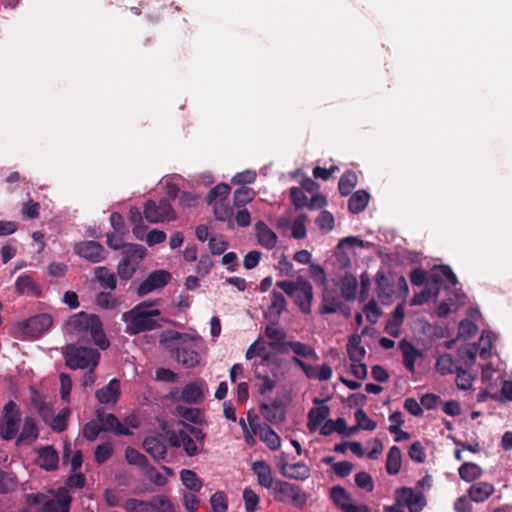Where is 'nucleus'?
Here are the masks:
<instances>
[{
    "label": "nucleus",
    "mask_w": 512,
    "mask_h": 512,
    "mask_svg": "<svg viewBox=\"0 0 512 512\" xmlns=\"http://www.w3.org/2000/svg\"><path fill=\"white\" fill-rule=\"evenodd\" d=\"M478 347L476 344H465L458 348V356L463 361L466 367H470L474 364L478 353Z\"/></svg>",
    "instance_id": "obj_46"
},
{
    "label": "nucleus",
    "mask_w": 512,
    "mask_h": 512,
    "mask_svg": "<svg viewBox=\"0 0 512 512\" xmlns=\"http://www.w3.org/2000/svg\"><path fill=\"white\" fill-rule=\"evenodd\" d=\"M95 395L102 404H115L120 395V381L112 379L106 386L97 390Z\"/></svg>",
    "instance_id": "obj_21"
},
{
    "label": "nucleus",
    "mask_w": 512,
    "mask_h": 512,
    "mask_svg": "<svg viewBox=\"0 0 512 512\" xmlns=\"http://www.w3.org/2000/svg\"><path fill=\"white\" fill-rule=\"evenodd\" d=\"M180 477H181V481H182L183 485L187 489L194 491V492H198L201 489L202 481L194 471L188 470V469H183L180 472Z\"/></svg>",
    "instance_id": "obj_44"
},
{
    "label": "nucleus",
    "mask_w": 512,
    "mask_h": 512,
    "mask_svg": "<svg viewBox=\"0 0 512 512\" xmlns=\"http://www.w3.org/2000/svg\"><path fill=\"white\" fill-rule=\"evenodd\" d=\"M70 502L71 498L67 494L58 495L44 503L42 512H69Z\"/></svg>",
    "instance_id": "obj_30"
},
{
    "label": "nucleus",
    "mask_w": 512,
    "mask_h": 512,
    "mask_svg": "<svg viewBox=\"0 0 512 512\" xmlns=\"http://www.w3.org/2000/svg\"><path fill=\"white\" fill-rule=\"evenodd\" d=\"M15 287L20 294L30 293L36 290L35 282L29 275L20 276L16 281Z\"/></svg>",
    "instance_id": "obj_58"
},
{
    "label": "nucleus",
    "mask_w": 512,
    "mask_h": 512,
    "mask_svg": "<svg viewBox=\"0 0 512 512\" xmlns=\"http://www.w3.org/2000/svg\"><path fill=\"white\" fill-rule=\"evenodd\" d=\"M76 252L83 258L93 263L103 260V247L95 241L81 242L75 247Z\"/></svg>",
    "instance_id": "obj_18"
},
{
    "label": "nucleus",
    "mask_w": 512,
    "mask_h": 512,
    "mask_svg": "<svg viewBox=\"0 0 512 512\" xmlns=\"http://www.w3.org/2000/svg\"><path fill=\"white\" fill-rule=\"evenodd\" d=\"M358 183V177L353 171H346L340 178L338 188L343 196H347Z\"/></svg>",
    "instance_id": "obj_45"
},
{
    "label": "nucleus",
    "mask_w": 512,
    "mask_h": 512,
    "mask_svg": "<svg viewBox=\"0 0 512 512\" xmlns=\"http://www.w3.org/2000/svg\"><path fill=\"white\" fill-rule=\"evenodd\" d=\"M347 353L351 362L358 363L362 361L366 351L364 347L360 346L359 336L350 337L347 344Z\"/></svg>",
    "instance_id": "obj_40"
},
{
    "label": "nucleus",
    "mask_w": 512,
    "mask_h": 512,
    "mask_svg": "<svg viewBox=\"0 0 512 512\" xmlns=\"http://www.w3.org/2000/svg\"><path fill=\"white\" fill-rule=\"evenodd\" d=\"M330 409L328 406H320L310 409L308 412V428L315 431L319 425L329 416Z\"/></svg>",
    "instance_id": "obj_36"
},
{
    "label": "nucleus",
    "mask_w": 512,
    "mask_h": 512,
    "mask_svg": "<svg viewBox=\"0 0 512 512\" xmlns=\"http://www.w3.org/2000/svg\"><path fill=\"white\" fill-rule=\"evenodd\" d=\"M143 448L156 462L167 456V446L161 434L147 436L143 441Z\"/></svg>",
    "instance_id": "obj_16"
},
{
    "label": "nucleus",
    "mask_w": 512,
    "mask_h": 512,
    "mask_svg": "<svg viewBox=\"0 0 512 512\" xmlns=\"http://www.w3.org/2000/svg\"><path fill=\"white\" fill-rule=\"evenodd\" d=\"M341 297V294L336 288H328L325 286L322 291L319 313L322 315L337 313L342 303Z\"/></svg>",
    "instance_id": "obj_17"
},
{
    "label": "nucleus",
    "mask_w": 512,
    "mask_h": 512,
    "mask_svg": "<svg viewBox=\"0 0 512 512\" xmlns=\"http://www.w3.org/2000/svg\"><path fill=\"white\" fill-rule=\"evenodd\" d=\"M436 370L441 375H447L455 373V371L459 368L455 365L453 357L451 354H443L436 361Z\"/></svg>",
    "instance_id": "obj_48"
},
{
    "label": "nucleus",
    "mask_w": 512,
    "mask_h": 512,
    "mask_svg": "<svg viewBox=\"0 0 512 512\" xmlns=\"http://www.w3.org/2000/svg\"><path fill=\"white\" fill-rule=\"evenodd\" d=\"M171 278L172 276L168 271L155 270L139 285L137 295L143 297L154 290L161 289L169 283Z\"/></svg>",
    "instance_id": "obj_13"
},
{
    "label": "nucleus",
    "mask_w": 512,
    "mask_h": 512,
    "mask_svg": "<svg viewBox=\"0 0 512 512\" xmlns=\"http://www.w3.org/2000/svg\"><path fill=\"white\" fill-rule=\"evenodd\" d=\"M113 454V446L111 443L106 442L100 444L96 447L94 455L95 461L97 464H103L106 462Z\"/></svg>",
    "instance_id": "obj_55"
},
{
    "label": "nucleus",
    "mask_w": 512,
    "mask_h": 512,
    "mask_svg": "<svg viewBox=\"0 0 512 512\" xmlns=\"http://www.w3.org/2000/svg\"><path fill=\"white\" fill-rule=\"evenodd\" d=\"M125 457L129 464L137 465L143 469L149 464L147 457L132 447L126 448Z\"/></svg>",
    "instance_id": "obj_54"
},
{
    "label": "nucleus",
    "mask_w": 512,
    "mask_h": 512,
    "mask_svg": "<svg viewBox=\"0 0 512 512\" xmlns=\"http://www.w3.org/2000/svg\"><path fill=\"white\" fill-rule=\"evenodd\" d=\"M166 436L172 447H183L184 452L189 457L196 456L200 451L195 440L185 429L168 430Z\"/></svg>",
    "instance_id": "obj_10"
},
{
    "label": "nucleus",
    "mask_w": 512,
    "mask_h": 512,
    "mask_svg": "<svg viewBox=\"0 0 512 512\" xmlns=\"http://www.w3.org/2000/svg\"><path fill=\"white\" fill-rule=\"evenodd\" d=\"M229 193H230L229 185L224 184V183L218 184L213 189H211L208 194L209 203L219 201V200L224 201V199L228 196Z\"/></svg>",
    "instance_id": "obj_61"
},
{
    "label": "nucleus",
    "mask_w": 512,
    "mask_h": 512,
    "mask_svg": "<svg viewBox=\"0 0 512 512\" xmlns=\"http://www.w3.org/2000/svg\"><path fill=\"white\" fill-rule=\"evenodd\" d=\"M53 324L52 317L48 314H40L29 318L23 324V333L31 338H38Z\"/></svg>",
    "instance_id": "obj_15"
},
{
    "label": "nucleus",
    "mask_w": 512,
    "mask_h": 512,
    "mask_svg": "<svg viewBox=\"0 0 512 512\" xmlns=\"http://www.w3.org/2000/svg\"><path fill=\"white\" fill-rule=\"evenodd\" d=\"M290 198L297 209L308 208L309 210H316L326 205V198L323 195L315 194L308 199L305 191L299 187H292L290 189Z\"/></svg>",
    "instance_id": "obj_12"
},
{
    "label": "nucleus",
    "mask_w": 512,
    "mask_h": 512,
    "mask_svg": "<svg viewBox=\"0 0 512 512\" xmlns=\"http://www.w3.org/2000/svg\"><path fill=\"white\" fill-rule=\"evenodd\" d=\"M399 349L403 355V364L410 371H415V361L421 356V352L409 341L403 339L399 342Z\"/></svg>",
    "instance_id": "obj_23"
},
{
    "label": "nucleus",
    "mask_w": 512,
    "mask_h": 512,
    "mask_svg": "<svg viewBox=\"0 0 512 512\" xmlns=\"http://www.w3.org/2000/svg\"><path fill=\"white\" fill-rule=\"evenodd\" d=\"M287 301L281 292H272V301L268 307V315L274 320H278L281 313L286 310Z\"/></svg>",
    "instance_id": "obj_39"
},
{
    "label": "nucleus",
    "mask_w": 512,
    "mask_h": 512,
    "mask_svg": "<svg viewBox=\"0 0 512 512\" xmlns=\"http://www.w3.org/2000/svg\"><path fill=\"white\" fill-rule=\"evenodd\" d=\"M439 293V287L434 282L428 283L423 291L414 295L412 299V304L414 305H422L433 298H436Z\"/></svg>",
    "instance_id": "obj_42"
},
{
    "label": "nucleus",
    "mask_w": 512,
    "mask_h": 512,
    "mask_svg": "<svg viewBox=\"0 0 512 512\" xmlns=\"http://www.w3.org/2000/svg\"><path fill=\"white\" fill-rule=\"evenodd\" d=\"M211 204H213V211L217 220L223 222L231 220L234 212L224 201L219 200Z\"/></svg>",
    "instance_id": "obj_53"
},
{
    "label": "nucleus",
    "mask_w": 512,
    "mask_h": 512,
    "mask_svg": "<svg viewBox=\"0 0 512 512\" xmlns=\"http://www.w3.org/2000/svg\"><path fill=\"white\" fill-rule=\"evenodd\" d=\"M375 280L378 298L382 301V303H388L391 300L393 294V286L391 281L383 272H378L376 274Z\"/></svg>",
    "instance_id": "obj_29"
},
{
    "label": "nucleus",
    "mask_w": 512,
    "mask_h": 512,
    "mask_svg": "<svg viewBox=\"0 0 512 512\" xmlns=\"http://www.w3.org/2000/svg\"><path fill=\"white\" fill-rule=\"evenodd\" d=\"M144 216L150 223H163L175 220V212L166 200L159 202L149 200L144 207Z\"/></svg>",
    "instance_id": "obj_7"
},
{
    "label": "nucleus",
    "mask_w": 512,
    "mask_h": 512,
    "mask_svg": "<svg viewBox=\"0 0 512 512\" xmlns=\"http://www.w3.org/2000/svg\"><path fill=\"white\" fill-rule=\"evenodd\" d=\"M38 435L39 431L35 420L32 417H25L23 427L20 435L17 438L16 444H30L38 438Z\"/></svg>",
    "instance_id": "obj_24"
},
{
    "label": "nucleus",
    "mask_w": 512,
    "mask_h": 512,
    "mask_svg": "<svg viewBox=\"0 0 512 512\" xmlns=\"http://www.w3.org/2000/svg\"><path fill=\"white\" fill-rule=\"evenodd\" d=\"M3 420L4 424L0 434L3 439L11 440L16 436L21 420L20 409L14 401L11 400L5 404L3 408Z\"/></svg>",
    "instance_id": "obj_8"
},
{
    "label": "nucleus",
    "mask_w": 512,
    "mask_h": 512,
    "mask_svg": "<svg viewBox=\"0 0 512 512\" xmlns=\"http://www.w3.org/2000/svg\"><path fill=\"white\" fill-rule=\"evenodd\" d=\"M143 471L145 476L154 484L158 486H163L166 484V478L161 473H159L154 466L148 464L143 469Z\"/></svg>",
    "instance_id": "obj_64"
},
{
    "label": "nucleus",
    "mask_w": 512,
    "mask_h": 512,
    "mask_svg": "<svg viewBox=\"0 0 512 512\" xmlns=\"http://www.w3.org/2000/svg\"><path fill=\"white\" fill-rule=\"evenodd\" d=\"M103 432H114L117 435H131L132 432L129 428L124 426L114 414H106L100 421Z\"/></svg>",
    "instance_id": "obj_27"
},
{
    "label": "nucleus",
    "mask_w": 512,
    "mask_h": 512,
    "mask_svg": "<svg viewBox=\"0 0 512 512\" xmlns=\"http://www.w3.org/2000/svg\"><path fill=\"white\" fill-rule=\"evenodd\" d=\"M65 330L72 336L92 340L102 350L110 345L99 317L94 314L80 312L70 316L65 324Z\"/></svg>",
    "instance_id": "obj_2"
},
{
    "label": "nucleus",
    "mask_w": 512,
    "mask_h": 512,
    "mask_svg": "<svg viewBox=\"0 0 512 512\" xmlns=\"http://www.w3.org/2000/svg\"><path fill=\"white\" fill-rule=\"evenodd\" d=\"M94 275L103 289L114 290L117 286L115 273L104 266L96 267Z\"/></svg>",
    "instance_id": "obj_31"
},
{
    "label": "nucleus",
    "mask_w": 512,
    "mask_h": 512,
    "mask_svg": "<svg viewBox=\"0 0 512 512\" xmlns=\"http://www.w3.org/2000/svg\"><path fill=\"white\" fill-rule=\"evenodd\" d=\"M58 452L50 445L38 450L36 464L46 471H54L58 467Z\"/></svg>",
    "instance_id": "obj_19"
},
{
    "label": "nucleus",
    "mask_w": 512,
    "mask_h": 512,
    "mask_svg": "<svg viewBox=\"0 0 512 512\" xmlns=\"http://www.w3.org/2000/svg\"><path fill=\"white\" fill-rule=\"evenodd\" d=\"M255 236L266 249H273L277 244V235L268 226H256Z\"/></svg>",
    "instance_id": "obj_35"
},
{
    "label": "nucleus",
    "mask_w": 512,
    "mask_h": 512,
    "mask_svg": "<svg viewBox=\"0 0 512 512\" xmlns=\"http://www.w3.org/2000/svg\"><path fill=\"white\" fill-rule=\"evenodd\" d=\"M431 282L440 284L446 282L449 286H455L457 284V277L449 266L441 265L435 268L430 276Z\"/></svg>",
    "instance_id": "obj_28"
},
{
    "label": "nucleus",
    "mask_w": 512,
    "mask_h": 512,
    "mask_svg": "<svg viewBox=\"0 0 512 512\" xmlns=\"http://www.w3.org/2000/svg\"><path fill=\"white\" fill-rule=\"evenodd\" d=\"M63 354L66 365L70 369L91 368V371H93L100 359L98 350L74 344L67 345L63 350Z\"/></svg>",
    "instance_id": "obj_5"
},
{
    "label": "nucleus",
    "mask_w": 512,
    "mask_h": 512,
    "mask_svg": "<svg viewBox=\"0 0 512 512\" xmlns=\"http://www.w3.org/2000/svg\"><path fill=\"white\" fill-rule=\"evenodd\" d=\"M481 474L482 469L475 463L466 462L459 468L460 477L467 482L474 481L479 478Z\"/></svg>",
    "instance_id": "obj_49"
},
{
    "label": "nucleus",
    "mask_w": 512,
    "mask_h": 512,
    "mask_svg": "<svg viewBox=\"0 0 512 512\" xmlns=\"http://www.w3.org/2000/svg\"><path fill=\"white\" fill-rule=\"evenodd\" d=\"M281 472L285 477L297 479V480H305L310 476V469L304 463H294V464H283L281 467Z\"/></svg>",
    "instance_id": "obj_26"
},
{
    "label": "nucleus",
    "mask_w": 512,
    "mask_h": 512,
    "mask_svg": "<svg viewBox=\"0 0 512 512\" xmlns=\"http://www.w3.org/2000/svg\"><path fill=\"white\" fill-rule=\"evenodd\" d=\"M100 432L103 429L99 421L91 420L84 425L83 436L89 441L96 440Z\"/></svg>",
    "instance_id": "obj_59"
},
{
    "label": "nucleus",
    "mask_w": 512,
    "mask_h": 512,
    "mask_svg": "<svg viewBox=\"0 0 512 512\" xmlns=\"http://www.w3.org/2000/svg\"><path fill=\"white\" fill-rule=\"evenodd\" d=\"M122 507L126 512H152L154 506L151 502L137 498H128Z\"/></svg>",
    "instance_id": "obj_43"
},
{
    "label": "nucleus",
    "mask_w": 512,
    "mask_h": 512,
    "mask_svg": "<svg viewBox=\"0 0 512 512\" xmlns=\"http://www.w3.org/2000/svg\"><path fill=\"white\" fill-rule=\"evenodd\" d=\"M160 316L161 311L159 309L145 312L141 306H135L122 314V321L126 324L125 332L129 335H137L158 329L161 327L159 321L169 322Z\"/></svg>",
    "instance_id": "obj_3"
},
{
    "label": "nucleus",
    "mask_w": 512,
    "mask_h": 512,
    "mask_svg": "<svg viewBox=\"0 0 512 512\" xmlns=\"http://www.w3.org/2000/svg\"><path fill=\"white\" fill-rule=\"evenodd\" d=\"M145 254L146 249L144 246L139 244H130L127 249L124 250L123 258L117 266V273L119 277L123 280L131 279L139 263L145 257Z\"/></svg>",
    "instance_id": "obj_6"
},
{
    "label": "nucleus",
    "mask_w": 512,
    "mask_h": 512,
    "mask_svg": "<svg viewBox=\"0 0 512 512\" xmlns=\"http://www.w3.org/2000/svg\"><path fill=\"white\" fill-rule=\"evenodd\" d=\"M16 487V478L0 469V493H7Z\"/></svg>",
    "instance_id": "obj_62"
},
{
    "label": "nucleus",
    "mask_w": 512,
    "mask_h": 512,
    "mask_svg": "<svg viewBox=\"0 0 512 512\" xmlns=\"http://www.w3.org/2000/svg\"><path fill=\"white\" fill-rule=\"evenodd\" d=\"M96 303L98 306L104 309H114L119 305V300L111 293L100 292L96 295Z\"/></svg>",
    "instance_id": "obj_56"
},
{
    "label": "nucleus",
    "mask_w": 512,
    "mask_h": 512,
    "mask_svg": "<svg viewBox=\"0 0 512 512\" xmlns=\"http://www.w3.org/2000/svg\"><path fill=\"white\" fill-rule=\"evenodd\" d=\"M203 386L202 381L188 383L182 389L181 399L189 404L200 402L204 398Z\"/></svg>",
    "instance_id": "obj_25"
},
{
    "label": "nucleus",
    "mask_w": 512,
    "mask_h": 512,
    "mask_svg": "<svg viewBox=\"0 0 512 512\" xmlns=\"http://www.w3.org/2000/svg\"><path fill=\"white\" fill-rule=\"evenodd\" d=\"M253 434H258L261 441L267 444L271 450H277L280 448L281 440L276 432L266 423H260L256 426H252Z\"/></svg>",
    "instance_id": "obj_20"
},
{
    "label": "nucleus",
    "mask_w": 512,
    "mask_h": 512,
    "mask_svg": "<svg viewBox=\"0 0 512 512\" xmlns=\"http://www.w3.org/2000/svg\"><path fill=\"white\" fill-rule=\"evenodd\" d=\"M358 282L352 274H345L340 280L341 296L346 301H352L356 298Z\"/></svg>",
    "instance_id": "obj_33"
},
{
    "label": "nucleus",
    "mask_w": 512,
    "mask_h": 512,
    "mask_svg": "<svg viewBox=\"0 0 512 512\" xmlns=\"http://www.w3.org/2000/svg\"><path fill=\"white\" fill-rule=\"evenodd\" d=\"M331 497L334 503L339 506L343 511L347 509L351 503V497L348 492L341 486H334L331 488Z\"/></svg>",
    "instance_id": "obj_47"
},
{
    "label": "nucleus",
    "mask_w": 512,
    "mask_h": 512,
    "mask_svg": "<svg viewBox=\"0 0 512 512\" xmlns=\"http://www.w3.org/2000/svg\"><path fill=\"white\" fill-rule=\"evenodd\" d=\"M304 374L310 379H318L319 381H327L332 376V369L329 365L312 366L307 364Z\"/></svg>",
    "instance_id": "obj_38"
},
{
    "label": "nucleus",
    "mask_w": 512,
    "mask_h": 512,
    "mask_svg": "<svg viewBox=\"0 0 512 512\" xmlns=\"http://www.w3.org/2000/svg\"><path fill=\"white\" fill-rule=\"evenodd\" d=\"M276 286L291 297L303 313L309 314L311 312L314 293L308 280L298 277L295 281H279Z\"/></svg>",
    "instance_id": "obj_4"
},
{
    "label": "nucleus",
    "mask_w": 512,
    "mask_h": 512,
    "mask_svg": "<svg viewBox=\"0 0 512 512\" xmlns=\"http://www.w3.org/2000/svg\"><path fill=\"white\" fill-rule=\"evenodd\" d=\"M370 199V195L365 190H358L350 197L348 201L349 210L352 213H360L363 211Z\"/></svg>",
    "instance_id": "obj_37"
},
{
    "label": "nucleus",
    "mask_w": 512,
    "mask_h": 512,
    "mask_svg": "<svg viewBox=\"0 0 512 512\" xmlns=\"http://www.w3.org/2000/svg\"><path fill=\"white\" fill-rule=\"evenodd\" d=\"M255 197L253 189L241 186L234 192V204L237 207L235 213V220L237 224H250L251 217L250 213L246 208H242L248 202H251Z\"/></svg>",
    "instance_id": "obj_11"
},
{
    "label": "nucleus",
    "mask_w": 512,
    "mask_h": 512,
    "mask_svg": "<svg viewBox=\"0 0 512 512\" xmlns=\"http://www.w3.org/2000/svg\"><path fill=\"white\" fill-rule=\"evenodd\" d=\"M401 468V451L399 447L392 446L386 459V470L390 475H396Z\"/></svg>",
    "instance_id": "obj_41"
},
{
    "label": "nucleus",
    "mask_w": 512,
    "mask_h": 512,
    "mask_svg": "<svg viewBox=\"0 0 512 512\" xmlns=\"http://www.w3.org/2000/svg\"><path fill=\"white\" fill-rule=\"evenodd\" d=\"M275 498L285 503H303L305 496L301 489L289 482L277 481L274 485Z\"/></svg>",
    "instance_id": "obj_14"
},
{
    "label": "nucleus",
    "mask_w": 512,
    "mask_h": 512,
    "mask_svg": "<svg viewBox=\"0 0 512 512\" xmlns=\"http://www.w3.org/2000/svg\"><path fill=\"white\" fill-rule=\"evenodd\" d=\"M243 499L245 501L246 511L254 512L259 503V496L250 488H245L243 491Z\"/></svg>",
    "instance_id": "obj_63"
},
{
    "label": "nucleus",
    "mask_w": 512,
    "mask_h": 512,
    "mask_svg": "<svg viewBox=\"0 0 512 512\" xmlns=\"http://www.w3.org/2000/svg\"><path fill=\"white\" fill-rule=\"evenodd\" d=\"M160 345L186 368H193L199 363V354L195 351L194 337L175 330H164L159 335Z\"/></svg>",
    "instance_id": "obj_1"
},
{
    "label": "nucleus",
    "mask_w": 512,
    "mask_h": 512,
    "mask_svg": "<svg viewBox=\"0 0 512 512\" xmlns=\"http://www.w3.org/2000/svg\"><path fill=\"white\" fill-rule=\"evenodd\" d=\"M260 411L262 416L272 424L281 423L285 419V409L277 400L271 404H261Z\"/></svg>",
    "instance_id": "obj_22"
},
{
    "label": "nucleus",
    "mask_w": 512,
    "mask_h": 512,
    "mask_svg": "<svg viewBox=\"0 0 512 512\" xmlns=\"http://www.w3.org/2000/svg\"><path fill=\"white\" fill-rule=\"evenodd\" d=\"M395 500L406 506L409 512H421L426 505V498L423 493L409 487L396 489Z\"/></svg>",
    "instance_id": "obj_9"
},
{
    "label": "nucleus",
    "mask_w": 512,
    "mask_h": 512,
    "mask_svg": "<svg viewBox=\"0 0 512 512\" xmlns=\"http://www.w3.org/2000/svg\"><path fill=\"white\" fill-rule=\"evenodd\" d=\"M210 503L214 512H226L228 509L227 498L222 491L215 492L210 498Z\"/></svg>",
    "instance_id": "obj_60"
},
{
    "label": "nucleus",
    "mask_w": 512,
    "mask_h": 512,
    "mask_svg": "<svg viewBox=\"0 0 512 512\" xmlns=\"http://www.w3.org/2000/svg\"><path fill=\"white\" fill-rule=\"evenodd\" d=\"M70 416V409L63 408L56 416H52V419L48 422V425L55 432H63L67 428V419Z\"/></svg>",
    "instance_id": "obj_50"
},
{
    "label": "nucleus",
    "mask_w": 512,
    "mask_h": 512,
    "mask_svg": "<svg viewBox=\"0 0 512 512\" xmlns=\"http://www.w3.org/2000/svg\"><path fill=\"white\" fill-rule=\"evenodd\" d=\"M355 419H356L357 425H358V427H360V429L373 431L377 427L376 422L373 421L372 419H370L367 416V414L365 413V411L361 408H359L355 412Z\"/></svg>",
    "instance_id": "obj_57"
},
{
    "label": "nucleus",
    "mask_w": 512,
    "mask_h": 512,
    "mask_svg": "<svg viewBox=\"0 0 512 512\" xmlns=\"http://www.w3.org/2000/svg\"><path fill=\"white\" fill-rule=\"evenodd\" d=\"M252 470L258 477L261 486L270 488L273 484L271 468L265 461H256L252 464Z\"/></svg>",
    "instance_id": "obj_32"
},
{
    "label": "nucleus",
    "mask_w": 512,
    "mask_h": 512,
    "mask_svg": "<svg viewBox=\"0 0 512 512\" xmlns=\"http://www.w3.org/2000/svg\"><path fill=\"white\" fill-rule=\"evenodd\" d=\"M494 492L493 485L487 482H477L469 488V497L475 502L486 500Z\"/></svg>",
    "instance_id": "obj_34"
},
{
    "label": "nucleus",
    "mask_w": 512,
    "mask_h": 512,
    "mask_svg": "<svg viewBox=\"0 0 512 512\" xmlns=\"http://www.w3.org/2000/svg\"><path fill=\"white\" fill-rule=\"evenodd\" d=\"M347 430L346 421L344 418H338L337 420H327L322 426L320 433L324 436L330 435L333 432L339 434H345Z\"/></svg>",
    "instance_id": "obj_51"
},
{
    "label": "nucleus",
    "mask_w": 512,
    "mask_h": 512,
    "mask_svg": "<svg viewBox=\"0 0 512 512\" xmlns=\"http://www.w3.org/2000/svg\"><path fill=\"white\" fill-rule=\"evenodd\" d=\"M289 347L297 356L312 358L314 360L318 359L315 350L305 343L299 341H289Z\"/></svg>",
    "instance_id": "obj_52"
}]
</instances>
